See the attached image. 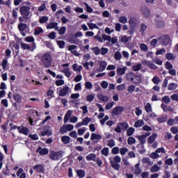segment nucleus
Instances as JSON below:
<instances>
[{
  "label": "nucleus",
  "instance_id": "f257e3e1",
  "mask_svg": "<svg viewBox=\"0 0 178 178\" xmlns=\"http://www.w3.org/2000/svg\"><path fill=\"white\" fill-rule=\"evenodd\" d=\"M126 79L128 81H131L133 84L136 86L140 84L143 81V76L141 75L136 74L134 72H129L126 74Z\"/></svg>",
  "mask_w": 178,
  "mask_h": 178
},
{
  "label": "nucleus",
  "instance_id": "f03ea898",
  "mask_svg": "<svg viewBox=\"0 0 178 178\" xmlns=\"http://www.w3.org/2000/svg\"><path fill=\"white\" fill-rule=\"evenodd\" d=\"M108 159L110 161L111 168H113L114 170L119 172V170H120V164L119 163L122 162V158L119 156H115L113 157V159H112V158H109Z\"/></svg>",
  "mask_w": 178,
  "mask_h": 178
},
{
  "label": "nucleus",
  "instance_id": "7ed1b4c3",
  "mask_svg": "<svg viewBox=\"0 0 178 178\" xmlns=\"http://www.w3.org/2000/svg\"><path fill=\"white\" fill-rule=\"evenodd\" d=\"M31 7L26 6H22L19 8V13L23 16L24 20H29L31 17Z\"/></svg>",
  "mask_w": 178,
  "mask_h": 178
},
{
  "label": "nucleus",
  "instance_id": "20e7f679",
  "mask_svg": "<svg viewBox=\"0 0 178 178\" xmlns=\"http://www.w3.org/2000/svg\"><path fill=\"white\" fill-rule=\"evenodd\" d=\"M41 60L44 67H49L52 65V56L49 53H45L42 56Z\"/></svg>",
  "mask_w": 178,
  "mask_h": 178
},
{
  "label": "nucleus",
  "instance_id": "39448f33",
  "mask_svg": "<svg viewBox=\"0 0 178 178\" xmlns=\"http://www.w3.org/2000/svg\"><path fill=\"white\" fill-rule=\"evenodd\" d=\"M49 158L51 159V161H59V159H61L62 158V152H55V150H50Z\"/></svg>",
  "mask_w": 178,
  "mask_h": 178
},
{
  "label": "nucleus",
  "instance_id": "423d86ee",
  "mask_svg": "<svg viewBox=\"0 0 178 178\" xmlns=\"http://www.w3.org/2000/svg\"><path fill=\"white\" fill-rule=\"evenodd\" d=\"M17 29L22 37H26V31L27 30V24L20 22L17 25Z\"/></svg>",
  "mask_w": 178,
  "mask_h": 178
},
{
  "label": "nucleus",
  "instance_id": "0eeeda50",
  "mask_svg": "<svg viewBox=\"0 0 178 178\" xmlns=\"http://www.w3.org/2000/svg\"><path fill=\"white\" fill-rule=\"evenodd\" d=\"M140 13L146 19H148V17L151 16V11L149 10V8H148L147 6H142L140 7Z\"/></svg>",
  "mask_w": 178,
  "mask_h": 178
},
{
  "label": "nucleus",
  "instance_id": "6e6552de",
  "mask_svg": "<svg viewBox=\"0 0 178 178\" xmlns=\"http://www.w3.org/2000/svg\"><path fill=\"white\" fill-rule=\"evenodd\" d=\"M70 92H72V90H70L69 86H66L60 89L59 95L60 97H66V95L70 94Z\"/></svg>",
  "mask_w": 178,
  "mask_h": 178
},
{
  "label": "nucleus",
  "instance_id": "1a4fd4ad",
  "mask_svg": "<svg viewBox=\"0 0 178 178\" xmlns=\"http://www.w3.org/2000/svg\"><path fill=\"white\" fill-rule=\"evenodd\" d=\"M149 136H151V133L147 132L145 134L136 136V137L139 140L140 144H141V145H144V144L147 143V140H146L147 137Z\"/></svg>",
  "mask_w": 178,
  "mask_h": 178
},
{
  "label": "nucleus",
  "instance_id": "9d476101",
  "mask_svg": "<svg viewBox=\"0 0 178 178\" xmlns=\"http://www.w3.org/2000/svg\"><path fill=\"white\" fill-rule=\"evenodd\" d=\"M74 129V127L72 124H68L67 125H63L60 127V131L61 134H65L67 131H72Z\"/></svg>",
  "mask_w": 178,
  "mask_h": 178
},
{
  "label": "nucleus",
  "instance_id": "9b49d317",
  "mask_svg": "<svg viewBox=\"0 0 178 178\" xmlns=\"http://www.w3.org/2000/svg\"><path fill=\"white\" fill-rule=\"evenodd\" d=\"M124 111V107L122 106H118L112 110L111 113H113V115H115V116H119V115H122V113H123Z\"/></svg>",
  "mask_w": 178,
  "mask_h": 178
},
{
  "label": "nucleus",
  "instance_id": "f8f14e48",
  "mask_svg": "<svg viewBox=\"0 0 178 178\" xmlns=\"http://www.w3.org/2000/svg\"><path fill=\"white\" fill-rule=\"evenodd\" d=\"M159 41H160L162 45H168L170 42V38L168 35H163L158 38Z\"/></svg>",
  "mask_w": 178,
  "mask_h": 178
},
{
  "label": "nucleus",
  "instance_id": "ddd939ff",
  "mask_svg": "<svg viewBox=\"0 0 178 178\" xmlns=\"http://www.w3.org/2000/svg\"><path fill=\"white\" fill-rule=\"evenodd\" d=\"M17 129L18 130L19 133L21 134H24V136H29V133H30V130L26 127H17Z\"/></svg>",
  "mask_w": 178,
  "mask_h": 178
},
{
  "label": "nucleus",
  "instance_id": "4468645a",
  "mask_svg": "<svg viewBox=\"0 0 178 178\" xmlns=\"http://www.w3.org/2000/svg\"><path fill=\"white\" fill-rule=\"evenodd\" d=\"M99 68L97 70V72H104L105 69H106V66H108V64L106 61L102 60L99 62Z\"/></svg>",
  "mask_w": 178,
  "mask_h": 178
},
{
  "label": "nucleus",
  "instance_id": "2eb2a0df",
  "mask_svg": "<svg viewBox=\"0 0 178 178\" xmlns=\"http://www.w3.org/2000/svg\"><path fill=\"white\" fill-rule=\"evenodd\" d=\"M58 22H50L47 26V30L54 29V30H56V31H58V30H59V26H58Z\"/></svg>",
  "mask_w": 178,
  "mask_h": 178
},
{
  "label": "nucleus",
  "instance_id": "dca6fc26",
  "mask_svg": "<svg viewBox=\"0 0 178 178\" xmlns=\"http://www.w3.org/2000/svg\"><path fill=\"white\" fill-rule=\"evenodd\" d=\"M90 140L92 141H95V140H97V143H98V141L102 140V136H101L100 134H97L95 133H92L90 136Z\"/></svg>",
  "mask_w": 178,
  "mask_h": 178
},
{
  "label": "nucleus",
  "instance_id": "f3484780",
  "mask_svg": "<svg viewBox=\"0 0 178 178\" xmlns=\"http://www.w3.org/2000/svg\"><path fill=\"white\" fill-rule=\"evenodd\" d=\"M142 63L143 65H147V66H148V67H150V69H153V70L158 69V67L156 65H155L154 64H153L152 63H151V61L144 60L142 62Z\"/></svg>",
  "mask_w": 178,
  "mask_h": 178
},
{
  "label": "nucleus",
  "instance_id": "a211bd4d",
  "mask_svg": "<svg viewBox=\"0 0 178 178\" xmlns=\"http://www.w3.org/2000/svg\"><path fill=\"white\" fill-rule=\"evenodd\" d=\"M36 152H38L40 155H47L49 152V150L47 148L38 147Z\"/></svg>",
  "mask_w": 178,
  "mask_h": 178
},
{
  "label": "nucleus",
  "instance_id": "6ab92c4d",
  "mask_svg": "<svg viewBox=\"0 0 178 178\" xmlns=\"http://www.w3.org/2000/svg\"><path fill=\"white\" fill-rule=\"evenodd\" d=\"M141 172H143V170L141 169V168H140V163H138L135 165V170L134 173V175H136V176H138V175H141Z\"/></svg>",
  "mask_w": 178,
  "mask_h": 178
},
{
  "label": "nucleus",
  "instance_id": "aec40b11",
  "mask_svg": "<svg viewBox=\"0 0 178 178\" xmlns=\"http://www.w3.org/2000/svg\"><path fill=\"white\" fill-rule=\"evenodd\" d=\"M70 118H72V111L71 110H68L64 117V123H67V122H69V119H70Z\"/></svg>",
  "mask_w": 178,
  "mask_h": 178
},
{
  "label": "nucleus",
  "instance_id": "412c9836",
  "mask_svg": "<svg viewBox=\"0 0 178 178\" xmlns=\"http://www.w3.org/2000/svg\"><path fill=\"white\" fill-rule=\"evenodd\" d=\"M127 70V67H120L117 69V74H118V76H123V74L126 73Z\"/></svg>",
  "mask_w": 178,
  "mask_h": 178
},
{
  "label": "nucleus",
  "instance_id": "4be33fe9",
  "mask_svg": "<svg viewBox=\"0 0 178 178\" xmlns=\"http://www.w3.org/2000/svg\"><path fill=\"white\" fill-rule=\"evenodd\" d=\"M33 169L38 173H42V172H44V166H42V165H36L33 167Z\"/></svg>",
  "mask_w": 178,
  "mask_h": 178
},
{
  "label": "nucleus",
  "instance_id": "5701e85b",
  "mask_svg": "<svg viewBox=\"0 0 178 178\" xmlns=\"http://www.w3.org/2000/svg\"><path fill=\"white\" fill-rule=\"evenodd\" d=\"M158 137V134H153L152 136H150L148 139H147V143L148 144H152L154 141H155V139Z\"/></svg>",
  "mask_w": 178,
  "mask_h": 178
},
{
  "label": "nucleus",
  "instance_id": "b1692460",
  "mask_svg": "<svg viewBox=\"0 0 178 178\" xmlns=\"http://www.w3.org/2000/svg\"><path fill=\"white\" fill-rule=\"evenodd\" d=\"M129 24L131 27H136V26H137V18H136V17H131V18L129 20Z\"/></svg>",
  "mask_w": 178,
  "mask_h": 178
},
{
  "label": "nucleus",
  "instance_id": "393cba45",
  "mask_svg": "<svg viewBox=\"0 0 178 178\" xmlns=\"http://www.w3.org/2000/svg\"><path fill=\"white\" fill-rule=\"evenodd\" d=\"M177 56H175L172 53H167L165 54V58L167 60H175L176 59Z\"/></svg>",
  "mask_w": 178,
  "mask_h": 178
},
{
  "label": "nucleus",
  "instance_id": "a878e982",
  "mask_svg": "<svg viewBox=\"0 0 178 178\" xmlns=\"http://www.w3.org/2000/svg\"><path fill=\"white\" fill-rule=\"evenodd\" d=\"M142 162L143 163H147L149 166H152V165H154V162H152L148 157L142 159Z\"/></svg>",
  "mask_w": 178,
  "mask_h": 178
},
{
  "label": "nucleus",
  "instance_id": "bb28decb",
  "mask_svg": "<svg viewBox=\"0 0 178 178\" xmlns=\"http://www.w3.org/2000/svg\"><path fill=\"white\" fill-rule=\"evenodd\" d=\"M72 69H73L74 72H79L80 73V72H81V70H83V66L79 65L75 63V64L72 65Z\"/></svg>",
  "mask_w": 178,
  "mask_h": 178
},
{
  "label": "nucleus",
  "instance_id": "cd10ccee",
  "mask_svg": "<svg viewBox=\"0 0 178 178\" xmlns=\"http://www.w3.org/2000/svg\"><path fill=\"white\" fill-rule=\"evenodd\" d=\"M121 130L126 131L129 129V124L127 122H120L118 123Z\"/></svg>",
  "mask_w": 178,
  "mask_h": 178
},
{
  "label": "nucleus",
  "instance_id": "c85d7f7f",
  "mask_svg": "<svg viewBox=\"0 0 178 178\" xmlns=\"http://www.w3.org/2000/svg\"><path fill=\"white\" fill-rule=\"evenodd\" d=\"M177 88V84L175 83H169L168 87V91H174V90H176Z\"/></svg>",
  "mask_w": 178,
  "mask_h": 178
},
{
  "label": "nucleus",
  "instance_id": "c756f323",
  "mask_svg": "<svg viewBox=\"0 0 178 178\" xmlns=\"http://www.w3.org/2000/svg\"><path fill=\"white\" fill-rule=\"evenodd\" d=\"M161 168L158 165L155 164L150 168L151 173H156V172H159Z\"/></svg>",
  "mask_w": 178,
  "mask_h": 178
},
{
  "label": "nucleus",
  "instance_id": "7c9ffc66",
  "mask_svg": "<svg viewBox=\"0 0 178 178\" xmlns=\"http://www.w3.org/2000/svg\"><path fill=\"white\" fill-rule=\"evenodd\" d=\"M12 16H13V19H17V17L19 16V8H15L13 9Z\"/></svg>",
  "mask_w": 178,
  "mask_h": 178
},
{
  "label": "nucleus",
  "instance_id": "2f4dec72",
  "mask_svg": "<svg viewBox=\"0 0 178 178\" xmlns=\"http://www.w3.org/2000/svg\"><path fill=\"white\" fill-rule=\"evenodd\" d=\"M145 122L144 120H138V121H136L134 124V127L138 128V127H141L143 126H144Z\"/></svg>",
  "mask_w": 178,
  "mask_h": 178
},
{
  "label": "nucleus",
  "instance_id": "473e14b6",
  "mask_svg": "<svg viewBox=\"0 0 178 178\" xmlns=\"http://www.w3.org/2000/svg\"><path fill=\"white\" fill-rule=\"evenodd\" d=\"M13 99L15 101V102H17V104H22V96L19 94H15L13 95Z\"/></svg>",
  "mask_w": 178,
  "mask_h": 178
},
{
  "label": "nucleus",
  "instance_id": "72a5a7b5",
  "mask_svg": "<svg viewBox=\"0 0 178 178\" xmlns=\"http://www.w3.org/2000/svg\"><path fill=\"white\" fill-rule=\"evenodd\" d=\"M42 33H44V30L41 27H36L34 30V35H40V34H42Z\"/></svg>",
  "mask_w": 178,
  "mask_h": 178
},
{
  "label": "nucleus",
  "instance_id": "f704fd0d",
  "mask_svg": "<svg viewBox=\"0 0 178 178\" xmlns=\"http://www.w3.org/2000/svg\"><path fill=\"white\" fill-rule=\"evenodd\" d=\"M97 98H99V99L100 101H102L103 102H106L109 101V98L108 97V96H105L103 95H98Z\"/></svg>",
  "mask_w": 178,
  "mask_h": 178
},
{
  "label": "nucleus",
  "instance_id": "c9c22d12",
  "mask_svg": "<svg viewBox=\"0 0 178 178\" xmlns=\"http://www.w3.org/2000/svg\"><path fill=\"white\" fill-rule=\"evenodd\" d=\"M76 175L79 178L86 177V171L83 170H79L76 171Z\"/></svg>",
  "mask_w": 178,
  "mask_h": 178
},
{
  "label": "nucleus",
  "instance_id": "e433bc0d",
  "mask_svg": "<svg viewBox=\"0 0 178 178\" xmlns=\"http://www.w3.org/2000/svg\"><path fill=\"white\" fill-rule=\"evenodd\" d=\"M95 158H97V155L94 153H91L86 156L87 161H95Z\"/></svg>",
  "mask_w": 178,
  "mask_h": 178
},
{
  "label": "nucleus",
  "instance_id": "4c0bfd02",
  "mask_svg": "<svg viewBox=\"0 0 178 178\" xmlns=\"http://www.w3.org/2000/svg\"><path fill=\"white\" fill-rule=\"evenodd\" d=\"M61 140L63 141V144H69V143H70V137L67 136H63L61 138Z\"/></svg>",
  "mask_w": 178,
  "mask_h": 178
},
{
  "label": "nucleus",
  "instance_id": "58836bf2",
  "mask_svg": "<svg viewBox=\"0 0 178 178\" xmlns=\"http://www.w3.org/2000/svg\"><path fill=\"white\" fill-rule=\"evenodd\" d=\"M145 109L147 113H151L152 112V106H151V104L147 103L145 106Z\"/></svg>",
  "mask_w": 178,
  "mask_h": 178
},
{
  "label": "nucleus",
  "instance_id": "ea45409f",
  "mask_svg": "<svg viewBox=\"0 0 178 178\" xmlns=\"http://www.w3.org/2000/svg\"><path fill=\"white\" fill-rule=\"evenodd\" d=\"M91 120H92V119L91 118L86 117L85 118H83L82 120V123H83L84 126H88V123H90V122H91Z\"/></svg>",
  "mask_w": 178,
  "mask_h": 178
},
{
  "label": "nucleus",
  "instance_id": "a19ab883",
  "mask_svg": "<svg viewBox=\"0 0 178 178\" xmlns=\"http://www.w3.org/2000/svg\"><path fill=\"white\" fill-rule=\"evenodd\" d=\"M118 21L120 23H122V24H126L127 23V17L126 16H120V18L118 19Z\"/></svg>",
  "mask_w": 178,
  "mask_h": 178
},
{
  "label": "nucleus",
  "instance_id": "79ce46f5",
  "mask_svg": "<svg viewBox=\"0 0 178 178\" xmlns=\"http://www.w3.org/2000/svg\"><path fill=\"white\" fill-rule=\"evenodd\" d=\"M136 131V129H134V128L133 127H129L127 130V135L128 136H133L134 134V132Z\"/></svg>",
  "mask_w": 178,
  "mask_h": 178
},
{
  "label": "nucleus",
  "instance_id": "37998d69",
  "mask_svg": "<svg viewBox=\"0 0 178 178\" xmlns=\"http://www.w3.org/2000/svg\"><path fill=\"white\" fill-rule=\"evenodd\" d=\"M107 145L108 147H110V148H113V147L116 145V143L115 142V140L110 139L107 141Z\"/></svg>",
  "mask_w": 178,
  "mask_h": 178
},
{
  "label": "nucleus",
  "instance_id": "c03bdc74",
  "mask_svg": "<svg viewBox=\"0 0 178 178\" xmlns=\"http://www.w3.org/2000/svg\"><path fill=\"white\" fill-rule=\"evenodd\" d=\"M48 20H49V18L47 16H43L40 17L39 19V23H40L41 24H43V23H47V22H48Z\"/></svg>",
  "mask_w": 178,
  "mask_h": 178
},
{
  "label": "nucleus",
  "instance_id": "a18cd8bd",
  "mask_svg": "<svg viewBox=\"0 0 178 178\" xmlns=\"http://www.w3.org/2000/svg\"><path fill=\"white\" fill-rule=\"evenodd\" d=\"M1 66L3 70H6L8 69V58H4L1 63Z\"/></svg>",
  "mask_w": 178,
  "mask_h": 178
},
{
  "label": "nucleus",
  "instance_id": "49530a36",
  "mask_svg": "<svg viewBox=\"0 0 178 178\" xmlns=\"http://www.w3.org/2000/svg\"><path fill=\"white\" fill-rule=\"evenodd\" d=\"M114 59L115 60H120L122 59V53L120 51H116L114 54Z\"/></svg>",
  "mask_w": 178,
  "mask_h": 178
},
{
  "label": "nucleus",
  "instance_id": "de8ad7c7",
  "mask_svg": "<svg viewBox=\"0 0 178 178\" xmlns=\"http://www.w3.org/2000/svg\"><path fill=\"white\" fill-rule=\"evenodd\" d=\"M102 155H104V156H108L109 155V148L108 147H104L102 151H101Z\"/></svg>",
  "mask_w": 178,
  "mask_h": 178
},
{
  "label": "nucleus",
  "instance_id": "09e8293b",
  "mask_svg": "<svg viewBox=\"0 0 178 178\" xmlns=\"http://www.w3.org/2000/svg\"><path fill=\"white\" fill-rule=\"evenodd\" d=\"M147 25L145 24H140V31L141 34H145V30H147Z\"/></svg>",
  "mask_w": 178,
  "mask_h": 178
},
{
  "label": "nucleus",
  "instance_id": "8fccbe9b",
  "mask_svg": "<svg viewBox=\"0 0 178 178\" xmlns=\"http://www.w3.org/2000/svg\"><path fill=\"white\" fill-rule=\"evenodd\" d=\"M127 143L129 144V145H131L133 144H136V138H134L132 136H130L127 139Z\"/></svg>",
  "mask_w": 178,
  "mask_h": 178
},
{
  "label": "nucleus",
  "instance_id": "3c124183",
  "mask_svg": "<svg viewBox=\"0 0 178 178\" xmlns=\"http://www.w3.org/2000/svg\"><path fill=\"white\" fill-rule=\"evenodd\" d=\"M63 73L66 76V77H70L72 76V72L69 68H65L63 70Z\"/></svg>",
  "mask_w": 178,
  "mask_h": 178
},
{
  "label": "nucleus",
  "instance_id": "603ef678",
  "mask_svg": "<svg viewBox=\"0 0 178 178\" xmlns=\"http://www.w3.org/2000/svg\"><path fill=\"white\" fill-rule=\"evenodd\" d=\"M120 41L124 43L129 42V37L126 35H121L120 36Z\"/></svg>",
  "mask_w": 178,
  "mask_h": 178
},
{
  "label": "nucleus",
  "instance_id": "864d4df0",
  "mask_svg": "<svg viewBox=\"0 0 178 178\" xmlns=\"http://www.w3.org/2000/svg\"><path fill=\"white\" fill-rule=\"evenodd\" d=\"M141 64H136V65L132 67V70L134 72H140L141 70Z\"/></svg>",
  "mask_w": 178,
  "mask_h": 178
},
{
  "label": "nucleus",
  "instance_id": "5fc2aeb1",
  "mask_svg": "<svg viewBox=\"0 0 178 178\" xmlns=\"http://www.w3.org/2000/svg\"><path fill=\"white\" fill-rule=\"evenodd\" d=\"M84 5L86 6V10L88 12V13H92V12H94V10L87 3H84Z\"/></svg>",
  "mask_w": 178,
  "mask_h": 178
},
{
  "label": "nucleus",
  "instance_id": "6e6d98bb",
  "mask_svg": "<svg viewBox=\"0 0 178 178\" xmlns=\"http://www.w3.org/2000/svg\"><path fill=\"white\" fill-rule=\"evenodd\" d=\"M140 48L141 51H143L144 52H147V51H148V46L145 43H141L140 44Z\"/></svg>",
  "mask_w": 178,
  "mask_h": 178
},
{
  "label": "nucleus",
  "instance_id": "4d7b16f0",
  "mask_svg": "<svg viewBox=\"0 0 178 178\" xmlns=\"http://www.w3.org/2000/svg\"><path fill=\"white\" fill-rule=\"evenodd\" d=\"M152 82L154 83V84H159V83H161V79H159V76H155L153 77L152 79Z\"/></svg>",
  "mask_w": 178,
  "mask_h": 178
},
{
  "label": "nucleus",
  "instance_id": "13d9d810",
  "mask_svg": "<svg viewBox=\"0 0 178 178\" xmlns=\"http://www.w3.org/2000/svg\"><path fill=\"white\" fill-rule=\"evenodd\" d=\"M161 108L163 109V111L164 112H168V111H173V109H172V108L170 107H168V106H166L165 104H164L163 103L161 104Z\"/></svg>",
  "mask_w": 178,
  "mask_h": 178
},
{
  "label": "nucleus",
  "instance_id": "bf43d9fd",
  "mask_svg": "<svg viewBox=\"0 0 178 178\" xmlns=\"http://www.w3.org/2000/svg\"><path fill=\"white\" fill-rule=\"evenodd\" d=\"M92 51H94L95 55H99L101 54V49L98 47H92Z\"/></svg>",
  "mask_w": 178,
  "mask_h": 178
},
{
  "label": "nucleus",
  "instance_id": "052dcab7",
  "mask_svg": "<svg viewBox=\"0 0 178 178\" xmlns=\"http://www.w3.org/2000/svg\"><path fill=\"white\" fill-rule=\"evenodd\" d=\"M109 52V49L106 47H102L100 49L101 55H106Z\"/></svg>",
  "mask_w": 178,
  "mask_h": 178
},
{
  "label": "nucleus",
  "instance_id": "680f3d73",
  "mask_svg": "<svg viewBox=\"0 0 178 178\" xmlns=\"http://www.w3.org/2000/svg\"><path fill=\"white\" fill-rule=\"evenodd\" d=\"M24 40L26 42H34L35 41V39H34V37L33 36H27L26 38H24Z\"/></svg>",
  "mask_w": 178,
  "mask_h": 178
},
{
  "label": "nucleus",
  "instance_id": "e2e57ef3",
  "mask_svg": "<svg viewBox=\"0 0 178 178\" xmlns=\"http://www.w3.org/2000/svg\"><path fill=\"white\" fill-rule=\"evenodd\" d=\"M87 25L88 26L89 29L90 30H94V29H99L98 26H97L95 24L93 23H88Z\"/></svg>",
  "mask_w": 178,
  "mask_h": 178
},
{
  "label": "nucleus",
  "instance_id": "0e129e2a",
  "mask_svg": "<svg viewBox=\"0 0 178 178\" xmlns=\"http://www.w3.org/2000/svg\"><path fill=\"white\" fill-rule=\"evenodd\" d=\"M156 27L158 29H162V27H165V22L163 21H157Z\"/></svg>",
  "mask_w": 178,
  "mask_h": 178
},
{
  "label": "nucleus",
  "instance_id": "69168bd1",
  "mask_svg": "<svg viewBox=\"0 0 178 178\" xmlns=\"http://www.w3.org/2000/svg\"><path fill=\"white\" fill-rule=\"evenodd\" d=\"M58 34L60 35H63L66 33V26H62L60 29L58 30Z\"/></svg>",
  "mask_w": 178,
  "mask_h": 178
},
{
  "label": "nucleus",
  "instance_id": "338daca9",
  "mask_svg": "<svg viewBox=\"0 0 178 178\" xmlns=\"http://www.w3.org/2000/svg\"><path fill=\"white\" fill-rule=\"evenodd\" d=\"M166 52V49L165 48L159 49L156 51V55H163Z\"/></svg>",
  "mask_w": 178,
  "mask_h": 178
},
{
  "label": "nucleus",
  "instance_id": "774afa93",
  "mask_svg": "<svg viewBox=\"0 0 178 178\" xmlns=\"http://www.w3.org/2000/svg\"><path fill=\"white\" fill-rule=\"evenodd\" d=\"M21 48L22 49H24V50H26V49L30 50V46L23 42L21 43Z\"/></svg>",
  "mask_w": 178,
  "mask_h": 178
}]
</instances>
